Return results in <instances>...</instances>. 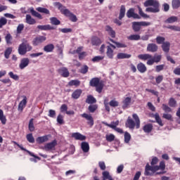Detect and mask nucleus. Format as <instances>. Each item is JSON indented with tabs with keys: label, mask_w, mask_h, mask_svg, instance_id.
Returning <instances> with one entry per match:
<instances>
[{
	"label": "nucleus",
	"mask_w": 180,
	"mask_h": 180,
	"mask_svg": "<svg viewBox=\"0 0 180 180\" xmlns=\"http://www.w3.org/2000/svg\"><path fill=\"white\" fill-rule=\"evenodd\" d=\"M160 171L165 169V162L161 161L159 166H150V164L147 163L145 167L144 175H146V176H153V175H154L157 171H160Z\"/></svg>",
	"instance_id": "obj_1"
},
{
	"label": "nucleus",
	"mask_w": 180,
	"mask_h": 180,
	"mask_svg": "<svg viewBox=\"0 0 180 180\" xmlns=\"http://www.w3.org/2000/svg\"><path fill=\"white\" fill-rule=\"evenodd\" d=\"M143 5L146 8V12H150L151 13H158L160 12V2L156 0H146Z\"/></svg>",
	"instance_id": "obj_2"
},
{
	"label": "nucleus",
	"mask_w": 180,
	"mask_h": 180,
	"mask_svg": "<svg viewBox=\"0 0 180 180\" xmlns=\"http://www.w3.org/2000/svg\"><path fill=\"white\" fill-rule=\"evenodd\" d=\"M55 6H58V9L65 15V16H68L71 22H77L78 18H77V15H74V13H71L70 10L65 8V7L63 6V4L58 2L55 3Z\"/></svg>",
	"instance_id": "obj_3"
},
{
	"label": "nucleus",
	"mask_w": 180,
	"mask_h": 180,
	"mask_svg": "<svg viewBox=\"0 0 180 180\" xmlns=\"http://www.w3.org/2000/svg\"><path fill=\"white\" fill-rule=\"evenodd\" d=\"M90 86H95L96 92L98 94H101L102 91L103 90V86H105V84H103V81H101L99 78L94 77L90 80L89 82Z\"/></svg>",
	"instance_id": "obj_4"
},
{
	"label": "nucleus",
	"mask_w": 180,
	"mask_h": 180,
	"mask_svg": "<svg viewBox=\"0 0 180 180\" xmlns=\"http://www.w3.org/2000/svg\"><path fill=\"white\" fill-rule=\"evenodd\" d=\"M32 50H33V47L30 44L22 42L19 45L18 53L20 56H25L27 51H32Z\"/></svg>",
	"instance_id": "obj_5"
},
{
	"label": "nucleus",
	"mask_w": 180,
	"mask_h": 180,
	"mask_svg": "<svg viewBox=\"0 0 180 180\" xmlns=\"http://www.w3.org/2000/svg\"><path fill=\"white\" fill-rule=\"evenodd\" d=\"M46 38L44 36H39L35 37L32 41L33 46H39V44H41L44 41H46Z\"/></svg>",
	"instance_id": "obj_6"
},
{
	"label": "nucleus",
	"mask_w": 180,
	"mask_h": 180,
	"mask_svg": "<svg viewBox=\"0 0 180 180\" xmlns=\"http://www.w3.org/2000/svg\"><path fill=\"white\" fill-rule=\"evenodd\" d=\"M161 58L162 56L161 55L155 56L153 58L152 57L150 60L146 62L148 65H153L154 63H160L161 61Z\"/></svg>",
	"instance_id": "obj_7"
},
{
	"label": "nucleus",
	"mask_w": 180,
	"mask_h": 180,
	"mask_svg": "<svg viewBox=\"0 0 180 180\" xmlns=\"http://www.w3.org/2000/svg\"><path fill=\"white\" fill-rule=\"evenodd\" d=\"M146 50L149 53H157L158 51V45L154 43L148 44Z\"/></svg>",
	"instance_id": "obj_8"
},
{
	"label": "nucleus",
	"mask_w": 180,
	"mask_h": 180,
	"mask_svg": "<svg viewBox=\"0 0 180 180\" xmlns=\"http://www.w3.org/2000/svg\"><path fill=\"white\" fill-rule=\"evenodd\" d=\"M58 74L63 77L64 78H68L70 77V72L67 68L63 67L58 70Z\"/></svg>",
	"instance_id": "obj_9"
},
{
	"label": "nucleus",
	"mask_w": 180,
	"mask_h": 180,
	"mask_svg": "<svg viewBox=\"0 0 180 180\" xmlns=\"http://www.w3.org/2000/svg\"><path fill=\"white\" fill-rule=\"evenodd\" d=\"M82 117H84L86 120H88L87 124H89L91 127L94 126V117H92L91 115H88L86 113H83L81 115Z\"/></svg>",
	"instance_id": "obj_10"
},
{
	"label": "nucleus",
	"mask_w": 180,
	"mask_h": 180,
	"mask_svg": "<svg viewBox=\"0 0 180 180\" xmlns=\"http://www.w3.org/2000/svg\"><path fill=\"white\" fill-rule=\"evenodd\" d=\"M30 60L27 58H23L21 59L19 67L20 70H25L27 65H29Z\"/></svg>",
	"instance_id": "obj_11"
},
{
	"label": "nucleus",
	"mask_w": 180,
	"mask_h": 180,
	"mask_svg": "<svg viewBox=\"0 0 180 180\" xmlns=\"http://www.w3.org/2000/svg\"><path fill=\"white\" fill-rule=\"evenodd\" d=\"M56 146H57V141L54 140L51 143H46L44 146V150L46 151H49L50 150H53V148H54V147H56Z\"/></svg>",
	"instance_id": "obj_12"
},
{
	"label": "nucleus",
	"mask_w": 180,
	"mask_h": 180,
	"mask_svg": "<svg viewBox=\"0 0 180 180\" xmlns=\"http://www.w3.org/2000/svg\"><path fill=\"white\" fill-rule=\"evenodd\" d=\"M23 99L21 101L18 105V110H23V108L26 106V104L27 103V98L25 96H22Z\"/></svg>",
	"instance_id": "obj_13"
},
{
	"label": "nucleus",
	"mask_w": 180,
	"mask_h": 180,
	"mask_svg": "<svg viewBox=\"0 0 180 180\" xmlns=\"http://www.w3.org/2000/svg\"><path fill=\"white\" fill-rule=\"evenodd\" d=\"M137 70L138 71H139V72H141V74H144V72H146V71H147V67L146 66V65H144V63H139L137 65Z\"/></svg>",
	"instance_id": "obj_14"
},
{
	"label": "nucleus",
	"mask_w": 180,
	"mask_h": 180,
	"mask_svg": "<svg viewBox=\"0 0 180 180\" xmlns=\"http://www.w3.org/2000/svg\"><path fill=\"white\" fill-rule=\"evenodd\" d=\"M105 30L108 32V34H109V36H110L112 38L116 37V32H115V30H113L112 27L107 25L105 27Z\"/></svg>",
	"instance_id": "obj_15"
},
{
	"label": "nucleus",
	"mask_w": 180,
	"mask_h": 180,
	"mask_svg": "<svg viewBox=\"0 0 180 180\" xmlns=\"http://www.w3.org/2000/svg\"><path fill=\"white\" fill-rule=\"evenodd\" d=\"M138 58H139V60H143V61H146V60L148 61V60L153 58V56L149 53L140 54L138 56Z\"/></svg>",
	"instance_id": "obj_16"
},
{
	"label": "nucleus",
	"mask_w": 180,
	"mask_h": 180,
	"mask_svg": "<svg viewBox=\"0 0 180 180\" xmlns=\"http://www.w3.org/2000/svg\"><path fill=\"white\" fill-rule=\"evenodd\" d=\"M72 137H73V139H75V140H80L81 141L85 140V139H86V137L78 132L77 133H73L72 134Z\"/></svg>",
	"instance_id": "obj_17"
},
{
	"label": "nucleus",
	"mask_w": 180,
	"mask_h": 180,
	"mask_svg": "<svg viewBox=\"0 0 180 180\" xmlns=\"http://www.w3.org/2000/svg\"><path fill=\"white\" fill-rule=\"evenodd\" d=\"M125 15H126V7L124 5H122L120 7L118 19L120 20H122V19L124 18Z\"/></svg>",
	"instance_id": "obj_18"
},
{
	"label": "nucleus",
	"mask_w": 180,
	"mask_h": 180,
	"mask_svg": "<svg viewBox=\"0 0 180 180\" xmlns=\"http://www.w3.org/2000/svg\"><path fill=\"white\" fill-rule=\"evenodd\" d=\"M25 22L28 25H36V20H34V18H32V15H30L29 14L26 15Z\"/></svg>",
	"instance_id": "obj_19"
},
{
	"label": "nucleus",
	"mask_w": 180,
	"mask_h": 180,
	"mask_svg": "<svg viewBox=\"0 0 180 180\" xmlns=\"http://www.w3.org/2000/svg\"><path fill=\"white\" fill-rule=\"evenodd\" d=\"M126 126L127 127H129V129H134L136 127V123L130 118V117H129L127 120Z\"/></svg>",
	"instance_id": "obj_20"
},
{
	"label": "nucleus",
	"mask_w": 180,
	"mask_h": 180,
	"mask_svg": "<svg viewBox=\"0 0 180 180\" xmlns=\"http://www.w3.org/2000/svg\"><path fill=\"white\" fill-rule=\"evenodd\" d=\"M17 146L22 151H26L29 154V155H30L31 157H34V158H36L37 160H40V158H39L38 156L35 155L33 153L26 150V148H23V146H22V145H19V144L17 143Z\"/></svg>",
	"instance_id": "obj_21"
},
{
	"label": "nucleus",
	"mask_w": 180,
	"mask_h": 180,
	"mask_svg": "<svg viewBox=\"0 0 180 180\" xmlns=\"http://www.w3.org/2000/svg\"><path fill=\"white\" fill-rule=\"evenodd\" d=\"M171 47V44L169 41H165L162 45V49L165 53H169V49Z\"/></svg>",
	"instance_id": "obj_22"
},
{
	"label": "nucleus",
	"mask_w": 180,
	"mask_h": 180,
	"mask_svg": "<svg viewBox=\"0 0 180 180\" xmlns=\"http://www.w3.org/2000/svg\"><path fill=\"white\" fill-rule=\"evenodd\" d=\"M92 46H99L102 44V41L98 37H94L91 38Z\"/></svg>",
	"instance_id": "obj_23"
},
{
	"label": "nucleus",
	"mask_w": 180,
	"mask_h": 180,
	"mask_svg": "<svg viewBox=\"0 0 180 180\" xmlns=\"http://www.w3.org/2000/svg\"><path fill=\"white\" fill-rule=\"evenodd\" d=\"M132 29L134 32H140V30H141V25L140 24V22H133Z\"/></svg>",
	"instance_id": "obj_24"
},
{
	"label": "nucleus",
	"mask_w": 180,
	"mask_h": 180,
	"mask_svg": "<svg viewBox=\"0 0 180 180\" xmlns=\"http://www.w3.org/2000/svg\"><path fill=\"white\" fill-rule=\"evenodd\" d=\"M49 135H46L44 136H39L37 139V141L39 143V144H41L43 143H46V141H49Z\"/></svg>",
	"instance_id": "obj_25"
},
{
	"label": "nucleus",
	"mask_w": 180,
	"mask_h": 180,
	"mask_svg": "<svg viewBox=\"0 0 180 180\" xmlns=\"http://www.w3.org/2000/svg\"><path fill=\"white\" fill-rule=\"evenodd\" d=\"M37 29L39 30H54L53 27H51L50 25H38Z\"/></svg>",
	"instance_id": "obj_26"
},
{
	"label": "nucleus",
	"mask_w": 180,
	"mask_h": 180,
	"mask_svg": "<svg viewBox=\"0 0 180 180\" xmlns=\"http://www.w3.org/2000/svg\"><path fill=\"white\" fill-rule=\"evenodd\" d=\"M130 103H131V98L130 97L125 98V99L123 101V105H122L123 109H126V108H128Z\"/></svg>",
	"instance_id": "obj_27"
},
{
	"label": "nucleus",
	"mask_w": 180,
	"mask_h": 180,
	"mask_svg": "<svg viewBox=\"0 0 180 180\" xmlns=\"http://www.w3.org/2000/svg\"><path fill=\"white\" fill-rule=\"evenodd\" d=\"M30 13L32 15V16H34L35 18H37L38 19H43V16H41V14H40L39 12L34 11V8H30Z\"/></svg>",
	"instance_id": "obj_28"
},
{
	"label": "nucleus",
	"mask_w": 180,
	"mask_h": 180,
	"mask_svg": "<svg viewBox=\"0 0 180 180\" xmlns=\"http://www.w3.org/2000/svg\"><path fill=\"white\" fill-rule=\"evenodd\" d=\"M36 11H37V12H39V13H44L45 15H50V11L46 8L38 7L36 8Z\"/></svg>",
	"instance_id": "obj_29"
},
{
	"label": "nucleus",
	"mask_w": 180,
	"mask_h": 180,
	"mask_svg": "<svg viewBox=\"0 0 180 180\" xmlns=\"http://www.w3.org/2000/svg\"><path fill=\"white\" fill-rule=\"evenodd\" d=\"M81 94H82V90L77 89L72 93V98H73V99H78V98L81 96Z\"/></svg>",
	"instance_id": "obj_30"
},
{
	"label": "nucleus",
	"mask_w": 180,
	"mask_h": 180,
	"mask_svg": "<svg viewBox=\"0 0 180 180\" xmlns=\"http://www.w3.org/2000/svg\"><path fill=\"white\" fill-rule=\"evenodd\" d=\"M86 103H89L90 105H92V103H96V98H95L93 96L89 95L86 99Z\"/></svg>",
	"instance_id": "obj_31"
},
{
	"label": "nucleus",
	"mask_w": 180,
	"mask_h": 180,
	"mask_svg": "<svg viewBox=\"0 0 180 180\" xmlns=\"http://www.w3.org/2000/svg\"><path fill=\"white\" fill-rule=\"evenodd\" d=\"M175 22H178V17L176 16H171L168 18L165 21V23H175Z\"/></svg>",
	"instance_id": "obj_32"
},
{
	"label": "nucleus",
	"mask_w": 180,
	"mask_h": 180,
	"mask_svg": "<svg viewBox=\"0 0 180 180\" xmlns=\"http://www.w3.org/2000/svg\"><path fill=\"white\" fill-rule=\"evenodd\" d=\"M143 130L145 133H151V131L153 130V124H146L143 127Z\"/></svg>",
	"instance_id": "obj_33"
},
{
	"label": "nucleus",
	"mask_w": 180,
	"mask_h": 180,
	"mask_svg": "<svg viewBox=\"0 0 180 180\" xmlns=\"http://www.w3.org/2000/svg\"><path fill=\"white\" fill-rule=\"evenodd\" d=\"M54 50V45L53 44H48L44 47V51H46V53H51Z\"/></svg>",
	"instance_id": "obj_34"
},
{
	"label": "nucleus",
	"mask_w": 180,
	"mask_h": 180,
	"mask_svg": "<svg viewBox=\"0 0 180 180\" xmlns=\"http://www.w3.org/2000/svg\"><path fill=\"white\" fill-rule=\"evenodd\" d=\"M81 147L84 153H88L89 151V144L87 142H82Z\"/></svg>",
	"instance_id": "obj_35"
},
{
	"label": "nucleus",
	"mask_w": 180,
	"mask_h": 180,
	"mask_svg": "<svg viewBox=\"0 0 180 180\" xmlns=\"http://www.w3.org/2000/svg\"><path fill=\"white\" fill-rule=\"evenodd\" d=\"M106 54L107 56L108 57V58H113V49H112V48L109 46H107V51H106Z\"/></svg>",
	"instance_id": "obj_36"
},
{
	"label": "nucleus",
	"mask_w": 180,
	"mask_h": 180,
	"mask_svg": "<svg viewBox=\"0 0 180 180\" xmlns=\"http://www.w3.org/2000/svg\"><path fill=\"white\" fill-rule=\"evenodd\" d=\"M131 57V55L127 54V53H120L117 54V58L120 60L123 58H130Z\"/></svg>",
	"instance_id": "obj_37"
},
{
	"label": "nucleus",
	"mask_w": 180,
	"mask_h": 180,
	"mask_svg": "<svg viewBox=\"0 0 180 180\" xmlns=\"http://www.w3.org/2000/svg\"><path fill=\"white\" fill-rule=\"evenodd\" d=\"M132 117L136 122V129H140V118H139V115H137V114H133Z\"/></svg>",
	"instance_id": "obj_38"
},
{
	"label": "nucleus",
	"mask_w": 180,
	"mask_h": 180,
	"mask_svg": "<svg viewBox=\"0 0 180 180\" xmlns=\"http://www.w3.org/2000/svg\"><path fill=\"white\" fill-rule=\"evenodd\" d=\"M172 6L173 9H178L180 8V0H172Z\"/></svg>",
	"instance_id": "obj_39"
},
{
	"label": "nucleus",
	"mask_w": 180,
	"mask_h": 180,
	"mask_svg": "<svg viewBox=\"0 0 180 180\" xmlns=\"http://www.w3.org/2000/svg\"><path fill=\"white\" fill-rule=\"evenodd\" d=\"M0 121L2 124H6V117L4 115V111L0 109Z\"/></svg>",
	"instance_id": "obj_40"
},
{
	"label": "nucleus",
	"mask_w": 180,
	"mask_h": 180,
	"mask_svg": "<svg viewBox=\"0 0 180 180\" xmlns=\"http://www.w3.org/2000/svg\"><path fill=\"white\" fill-rule=\"evenodd\" d=\"M110 40L112 41V43H114V44L116 45V46L118 48V49H122V48H125V47H127V46L124 44H122V43H120V42H117V41H115L113 39H110Z\"/></svg>",
	"instance_id": "obj_41"
},
{
	"label": "nucleus",
	"mask_w": 180,
	"mask_h": 180,
	"mask_svg": "<svg viewBox=\"0 0 180 180\" xmlns=\"http://www.w3.org/2000/svg\"><path fill=\"white\" fill-rule=\"evenodd\" d=\"M12 54V47H8L4 51V57L8 60L9 58V56Z\"/></svg>",
	"instance_id": "obj_42"
},
{
	"label": "nucleus",
	"mask_w": 180,
	"mask_h": 180,
	"mask_svg": "<svg viewBox=\"0 0 180 180\" xmlns=\"http://www.w3.org/2000/svg\"><path fill=\"white\" fill-rule=\"evenodd\" d=\"M156 43L158 44H162L163 45L164 43H165V37H161V36H158L156 37Z\"/></svg>",
	"instance_id": "obj_43"
},
{
	"label": "nucleus",
	"mask_w": 180,
	"mask_h": 180,
	"mask_svg": "<svg viewBox=\"0 0 180 180\" xmlns=\"http://www.w3.org/2000/svg\"><path fill=\"white\" fill-rule=\"evenodd\" d=\"M50 21L51 25H54L55 26H57L61 23L58 19L56 17H52L50 18Z\"/></svg>",
	"instance_id": "obj_44"
},
{
	"label": "nucleus",
	"mask_w": 180,
	"mask_h": 180,
	"mask_svg": "<svg viewBox=\"0 0 180 180\" xmlns=\"http://www.w3.org/2000/svg\"><path fill=\"white\" fill-rule=\"evenodd\" d=\"M138 9H139V13L140 16H141L142 18H145L146 19H148L150 18V15L144 13V12H143V9H141V7L139 6H138Z\"/></svg>",
	"instance_id": "obj_45"
},
{
	"label": "nucleus",
	"mask_w": 180,
	"mask_h": 180,
	"mask_svg": "<svg viewBox=\"0 0 180 180\" xmlns=\"http://www.w3.org/2000/svg\"><path fill=\"white\" fill-rule=\"evenodd\" d=\"M81 84V82L79 80H71L69 82L70 86H79V84Z\"/></svg>",
	"instance_id": "obj_46"
},
{
	"label": "nucleus",
	"mask_w": 180,
	"mask_h": 180,
	"mask_svg": "<svg viewBox=\"0 0 180 180\" xmlns=\"http://www.w3.org/2000/svg\"><path fill=\"white\" fill-rule=\"evenodd\" d=\"M128 40H140L141 39V37L139 34H132L129 37H127Z\"/></svg>",
	"instance_id": "obj_47"
},
{
	"label": "nucleus",
	"mask_w": 180,
	"mask_h": 180,
	"mask_svg": "<svg viewBox=\"0 0 180 180\" xmlns=\"http://www.w3.org/2000/svg\"><path fill=\"white\" fill-rule=\"evenodd\" d=\"M103 180H110L112 179L113 178H112V176H110V174H109V172L105 171L103 172Z\"/></svg>",
	"instance_id": "obj_48"
},
{
	"label": "nucleus",
	"mask_w": 180,
	"mask_h": 180,
	"mask_svg": "<svg viewBox=\"0 0 180 180\" xmlns=\"http://www.w3.org/2000/svg\"><path fill=\"white\" fill-rule=\"evenodd\" d=\"M8 23V20H6V18H5V17H1L0 18V28L2 29V27L4 26H5V25H6Z\"/></svg>",
	"instance_id": "obj_49"
},
{
	"label": "nucleus",
	"mask_w": 180,
	"mask_h": 180,
	"mask_svg": "<svg viewBox=\"0 0 180 180\" xmlns=\"http://www.w3.org/2000/svg\"><path fill=\"white\" fill-rule=\"evenodd\" d=\"M169 105L171 108H175L176 106V101L174 98H171L169 101Z\"/></svg>",
	"instance_id": "obj_50"
},
{
	"label": "nucleus",
	"mask_w": 180,
	"mask_h": 180,
	"mask_svg": "<svg viewBox=\"0 0 180 180\" xmlns=\"http://www.w3.org/2000/svg\"><path fill=\"white\" fill-rule=\"evenodd\" d=\"M5 40L8 44H12V35H11V34H7L5 37Z\"/></svg>",
	"instance_id": "obj_51"
},
{
	"label": "nucleus",
	"mask_w": 180,
	"mask_h": 180,
	"mask_svg": "<svg viewBox=\"0 0 180 180\" xmlns=\"http://www.w3.org/2000/svg\"><path fill=\"white\" fill-rule=\"evenodd\" d=\"M57 122L59 124H64V117L61 114L58 115Z\"/></svg>",
	"instance_id": "obj_52"
},
{
	"label": "nucleus",
	"mask_w": 180,
	"mask_h": 180,
	"mask_svg": "<svg viewBox=\"0 0 180 180\" xmlns=\"http://www.w3.org/2000/svg\"><path fill=\"white\" fill-rule=\"evenodd\" d=\"M96 109H98V105H96V104L90 105L89 106V112H91V113H94L95 112V110H96Z\"/></svg>",
	"instance_id": "obj_53"
},
{
	"label": "nucleus",
	"mask_w": 180,
	"mask_h": 180,
	"mask_svg": "<svg viewBox=\"0 0 180 180\" xmlns=\"http://www.w3.org/2000/svg\"><path fill=\"white\" fill-rule=\"evenodd\" d=\"M109 105L112 108H117V106H119V102L115 100H112L110 101Z\"/></svg>",
	"instance_id": "obj_54"
},
{
	"label": "nucleus",
	"mask_w": 180,
	"mask_h": 180,
	"mask_svg": "<svg viewBox=\"0 0 180 180\" xmlns=\"http://www.w3.org/2000/svg\"><path fill=\"white\" fill-rule=\"evenodd\" d=\"M8 75L12 78V79H14L15 81H19V76H18V75L13 74V72H10Z\"/></svg>",
	"instance_id": "obj_55"
},
{
	"label": "nucleus",
	"mask_w": 180,
	"mask_h": 180,
	"mask_svg": "<svg viewBox=\"0 0 180 180\" xmlns=\"http://www.w3.org/2000/svg\"><path fill=\"white\" fill-rule=\"evenodd\" d=\"M155 119L157 123H158V124H160V126H163L162 120H161V118L160 117V115L155 114Z\"/></svg>",
	"instance_id": "obj_56"
},
{
	"label": "nucleus",
	"mask_w": 180,
	"mask_h": 180,
	"mask_svg": "<svg viewBox=\"0 0 180 180\" xmlns=\"http://www.w3.org/2000/svg\"><path fill=\"white\" fill-rule=\"evenodd\" d=\"M131 139V136L129 134V132L124 133V141L125 143H129Z\"/></svg>",
	"instance_id": "obj_57"
},
{
	"label": "nucleus",
	"mask_w": 180,
	"mask_h": 180,
	"mask_svg": "<svg viewBox=\"0 0 180 180\" xmlns=\"http://www.w3.org/2000/svg\"><path fill=\"white\" fill-rule=\"evenodd\" d=\"M28 127L30 131H34V124H33V118L30 120Z\"/></svg>",
	"instance_id": "obj_58"
},
{
	"label": "nucleus",
	"mask_w": 180,
	"mask_h": 180,
	"mask_svg": "<svg viewBox=\"0 0 180 180\" xmlns=\"http://www.w3.org/2000/svg\"><path fill=\"white\" fill-rule=\"evenodd\" d=\"M117 126H119V120H117L116 122H112L110 123V125H109V127H110V129H116V127H117Z\"/></svg>",
	"instance_id": "obj_59"
},
{
	"label": "nucleus",
	"mask_w": 180,
	"mask_h": 180,
	"mask_svg": "<svg viewBox=\"0 0 180 180\" xmlns=\"http://www.w3.org/2000/svg\"><path fill=\"white\" fill-rule=\"evenodd\" d=\"M105 139L107 141H109L111 143V141H113L115 140V135L110 134L109 135H106Z\"/></svg>",
	"instance_id": "obj_60"
},
{
	"label": "nucleus",
	"mask_w": 180,
	"mask_h": 180,
	"mask_svg": "<svg viewBox=\"0 0 180 180\" xmlns=\"http://www.w3.org/2000/svg\"><path fill=\"white\" fill-rule=\"evenodd\" d=\"M134 15V8H130L127 12V18H133V15Z\"/></svg>",
	"instance_id": "obj_61"
},
{
	"label": "nucleus",
	"mask_w": 180,
	"mask_h": 180,
	"mask_svg": "<svg viewBox=\"0 0 180 180\" xmlns=\"http://www.w3.org/2000/svg\"><path fill=\"white\" fill-rule=\"evenodd\" d=\"M27 140L29 143H34V138L32 134L27 135Z\"/></svg>",
	"instance_id": "obj_62"
},
{
	"label": "nucleus",
	"mask_w": 180,
	"mask_h": 180,
	"mask_svg": "<svg viewBox=\"0 0 180 180\" xmlns=\"http://www.w3.org/2000/svg\"><path fill=\"white\" fill-rule=\"evenodd\" d=\"M89 68H88L87 65H84L81 69L79 72H81V74H86V72H88V70Z\"/></svg>",
	"instance_id": "obj_63"
},
{
	"label": "nucleus",
	"mask_w": 180,
	"mask_h": 180,
	"mask_svg": "<svg viewBox=\"0 0 180 180\" xmlns=\"http://www.w3.org/2000/svg\"><path fill=\"white\" fill-rule=\"evenodd\" d=\"M162 109L164 111L167 112H172V109L171 108H169L168 105H167L166 104H162Z\"/></svg>",
	"instance_id": "obj_64"
}]
</instances>
